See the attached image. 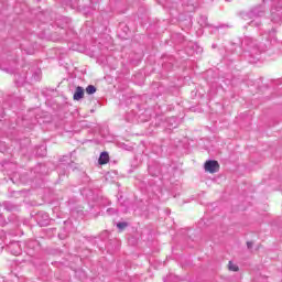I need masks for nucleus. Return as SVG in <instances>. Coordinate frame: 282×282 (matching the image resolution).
<instances>
[{"instance_id":"1","label":"nucleus","mask_w":282,"mask_h":282,"mask_svg":"<svg viewBox=\"0 0 282 282\" xmlns=\"http://www.w3.org/2000/svg\"><path fill=\"white\" fill-rule=\"evenodd\" d=\"M204 170L206 171V173H219V162H217L216 160L206 161L204 164Z\"/></svg>"},{"instance_id":"2","label":"nucleus","mask_w":282,"mask_h":282,"mask_svg":"<svg viewBox=\"0 0 282 282\" xmlns=\"http://www.w3.org/2000/svg\"><path fill=\"white\" fill-rule=\"evenodd\" d=\"M84 96H85V89H83V87L78 86L73 96L74 100H82V98H84Z\"/></svg>"},{"instance_id":"3","label":"nucleus","mask_w":282,"mask_h":282,"mask_svg":"<svg viewBox=\"0 0 282 282\" xmlns=\"http://www.w3.org/2000/svg\"><path fill=\"white\" fill-rule=\"evenodd\" d=\"M109 162V154L107 152H102L99 156V164H107Z\"/></svg>"},{"instance_id":"4","label":"nucleus","mask_w":282,"mask_h":282,"mask_svg":"<svg viewBox=\"0 0 282 282\" xmlns=\"http://www.w3.org/2000/svg\"><path fill=\"white\" fill-rule=\"evenodd\" d=\"M228 270H230V272H239V265L235 264L232 261H229Z\"/></svg>"},{"instance_id":"5","label":"nucleus","mask_w":282,"mask_h":282,"mask_svg":"<svg viewBox=\"0 0 282 282\" xmlns=\"http://www.w3.org/2000/svg\"><path fill=\"white\" fill-rule=\"evenodd\" d=\"M86 94H88L90 96H91V94H96V86H94V85L87 86Z\"/></svg>"},{"instance_id":"6","label":"nucleus","mask_w":282,"mask_h":282,"mask_svg":"<svg viewBox=\"0 0 282 282\" xmlns=\"http://www.w3.org/2000/svg\"><path fill=\"white\" fill-rule=\"evenodd\" d=\"M128 226H129L128 223H118L117 224V228H119V230H124Z\"/></svg>"},{"instance_id":"7","label":"nucleus","mask_w":282,"mask_h":282,"mask_svg":"<svg viewBox=\"0 0 282 282\" xmlns=\"http://www.w3.org/2000/svg\"><path fill=\"white\" fill-rule=\"evenodd\" d=\"M247 247H248L249 250H251V248H252V242L248 241V242H247Z\"/></svg>"}]
</instances>
